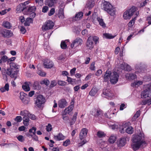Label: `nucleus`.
<instances>
[{
    "instance_id": "obj_26",
    "label": "nucleus",
    "mask_w": 151,
    "mask_h": 151,
    "mask_svg": "<svg viewBox=\"0 0 151 151\" xmlns=\"http://www.w3.org/2000/svg\"><path fill=\"white\" fill-rule=\"evenodd\" d=\"M83 15V13L82 12H78L74 17V19L76 20H78L82 19Z\"/></svg>"
},
{
    "instance_id": "obj_34",
    "label": "nucleus",
    "mask_w": 151,
    "mask_h": 151,
    "mask_svg": "<svg viewBox=\"0 0 151 151\" xmlns=\"http://www.w3.org/2000/svg\"><path fill=\"white\" fill-rule=\"evenodd\" d=\"M55 1H46L45 4L49 7H52L56 3Z\"/></svg>"
},
{
    "instance_id": "obj_14",
    "label": "nucleus",
    "mask_w": 151,
    "mask_h": 151,
    "mask_svg": "<svg viewBox=\"0 0 151 151\" xmlns=\"http://www.w3.org/2000/svg\"><path fill=\"white\" fill-rule=\"evenodd\" d=\"M1 34L4 37H9L12 36L13 34L11 31L7 29H3L2 31Z\"/></svg>"
},
{
    "instance_id": "obj_49",
    "label": "nucleus",
    "mask_w": 151,
    "mask_h": 151,
    "mask_svg": "<svg viewBox=\"0 0 151 151\" xmlns=\"http://www.w3.org/2000/svg\"><path fill=\"white\" fill-rule=\"evenodd\" d=\"M67 81L68 82L71 84H73L76 81L75 79L69 77L67 76Z\"/></svg>"
},
{
    "instance_id": "obj_10",
    "label": "nucleus",
    "mask_w": 151,
    "mask_h": 151,
    "mask_svg": "<svg viewBox=\"0 0 151 151\" xmlns=\"http://www.w3.org/2000/svg\"><path fill=\"white\" fill-rule=\"evenodd\" d=\"M127 124H125L123 125L122 126L121 130H120V132L121 133H123L124 132V129L126 128L125 132L128 134H131L133 133L134 132L133 128L131 126H128L126 127Z\"/></svg>"
},
{
    "instance_id": "obj_42",
    "label": "nucleus",
    "mask_w": 151,
    "mask_h": 151,
    "mask_svg": "<svg viewBox=\"0 0 151 151\" xmlns=\"http://www.w3.org/2000/svg\"><path fill=\"white\" fill-rule=\"evenodd\" d=\"M95 4V2L94 1H89L86 4L87 7H88L89 8L93 7Z\"/></svg>"
},
{
    "instance_id": "obj_45",
    "label": "nucleus",
    "mask_w": 151,
    "mask_h": 151,
    "mask_svg": "<svg viewBox=\"0 0 151 151\" xmlns=\"http://www.w3.org/2000/svg\"><path fill=\"white\" fill-rule=\"evenodd\" d=\"M10 69H18L19 68V66L17 65L15 63H10Z\"/></svg>"
},
{
    "instance_id": "obj_1",
    "label": "nucleus",
    "mask_w": 151,
    "mask_h": 151,
    "mask_svg": "<svg viewBox=\"0 0 151 151\" xmlns=\"http://www.w3.org/2000/svg\"><path fill=\"white\" fill-rule=\"evenodd\" d=\"M144 90L141 93V97L143 98H148L147 99L142 101L140 103L142 105H145L147 104L148 105L151 104V83L144 86Z\"/></svg>"
},
{
    "instance_id": "obj_63",
    "label": "nucleus",
    "mask_w": 151,
    "mask_h": 151,
    "mask_svg": "<svg viewBox=\"0 0 151 151\" xmlns=\"http://www.w3.org/2000/svg\"><path fill=\"white\" fill-rule=\"evenodd\" d=\"M102 71L101 69L98 70H97L96 72L95 73V75L97 76H100L102 73Z\"/></svg>"
},
{
    "instance_id": "obj_15",
    "label": "nucleus",
    "mask_w": 151,
    "mask_h": 151,
    "mask_svg": "<svg viewBox=\"0 0 151 151\" xmlns=\"http://www.w3.org/2000/svg\"><path fill=\"white\" fill-rule=\"evenodd\" d=\"M88 130L86 128L82 129L80 132L79 137L81 140L84 139L86 136Z\"/></svg>"
},
{
    "instance_id": "obj_44",
    "label": "nucleus",
    "mask_w": 151,
    "mask_h": 151,
    "mask_svg": "<svg viewBox=\"0 0 151 151\" xmlns=\"http://www.w3.org/2000/svg\"><path fill=\"white\" fill-rule=\"evenodd\" d=\"M50 83V81L47 79L45 78L40 82L41 84H45L46 86H48Z\"/></svg>"
},
{
    "instance_id": "obj_5",
    "label": "nucleus",
    "mask_w": 151,
    "mask_h": 151,
    "mask_svg": "<svg viewBox=\"0 0 151 151\" xmlns=\"http://www.w3.org/2000/svg\"><path fill=\"white\" fill-rule=\"evenodd\" d=\"M102 9L106 11L111 16L115 14L116 11L115 8L108 1H103L101 6Z\"/></svg>"
},
{
    "instance_id": "obj_31",
    "label": "nucleus",
    "mask_w": 151,
    "mask_h": 151,
    "mask_svg": "<svg viewBox=\"0 0 151 151\" xmlns=\"http://www.w3.org/2000/svg\"><path fill=\"white\" fill-rule=\"evenodd\" d=\"M114 114V113L111 112V110L109 109L107 112L104 114L105 116L106 117L108 118H111L113 114Z\"/></svg>"
},
{
    "instance_id": "obj_54",
    "label": "nucleus",
    "mask_w": 151,
    "mask_h": 151,
    "mask_svg": "<svg viewBox=\"0 0 151 151\" xmlns=\"http://www.w3.org/2000/svg\"><path fill=\"white\" fill-rule=\"evenodd\" d=\"M54 105L53 106V108L52 109V112H56V110H55V108H56L58 106L57 103L56 102L55 100H54L53 101Z\"/></svg>"
},
{
    "instance_id": "obj_61",
    "label": "nucleus",
    "mask_w": 151,
    "mask_h": 151,
    "mask_svg": "<svg viewBox=\"0 0 151 151\" xmlns=\"http://www.w3.org/2000/svg\"><path fill=\"white\" fill-rule=\"evenodd\" d=\"M55 12V9L54 8H52L48 13V15L49 16H51L53 15Z\"/></svg>"
},
{
    "instance_id": "obj_11",
    "label": "nucleus",
    "mask_w": 151,
    "mask_h": 151,
    "mask_svg": "<svg viewBox=\"0 0 151 151\" xmlns=\"http://www.w3.org/2000/svg\"><path fill=\"white\" fill-rule=\"evenodd\" d=\"M82 39L80 38H77L75 39L71 45L72 48H76L79 45H81L83 43Z\"/></svg>"
},
{
    "instance_id": "obj_7",
    "label": "nucleus",
    "mask_w": 151,
    "mask_h": 151,
    "mask_svg": "<svg viewBox=\"0 0 151 151\" xmlns=\"http://www.w3.org/2000/svg\"><path fill=\"white\" fill-rule=\"evenodd\" d=\"M29 3V1H27L24 3L20 4L18 5L16 9V13H18L22 12H23L28 7V6H26V5Z\"/></svg>"
},
{
    "instance_id": "obj_56",
    "label": "nucleus",
    "mask_w": 151,
    "mask_h": 151,
    "mask_svg": "<svg viewBox=\"0 0 151 151\" xmlns=\"http://www.w3.org/2000/svg\"><path fill=\"white\" fill-rule=\"evenodd\" d=\"M70 141L69 139H67L65 141L63 142V145L65 146H67L70 143Z\"/></svg>"
},
{
    "instance_id": "obj_41",
    "label": "nucleus",
    "mask_w": 151,
    "mask_h": 151,
    "mask_svg": "<svg viewBox=\"0 0 151 151\" xmlns=\"http://www.w3.org/2000/svg\"><path fill=\"white\" fill-rule=\"evenodd\" d=\"M97 91V89L95 88H93L89 93V95L91 96H95Z\"/></svg>"
},
{
    "instance_id": "obj_46",
    "label": "nucleus",
    "mask_w": 151,
    "mask_h": 151,
    "mask_svg": "<svg viewBox=\"0 0 151 151\" xmlns=\"http://www.w3.org/2000/svg\"><path fill=\"white\" fill-rule=\"evenodd\" d=\"M5 145H6V147H10L14 146L15 145H16V144H14L13 143H10L9 144H7L6 143H2L0 144V146H1V147Z\"/></svg>"
},
{
    "instance_id": "obj_62",
    "label": "nucleus",
    "mask_w": 151,
    "mask_h": 151,
    "mask_svg": "<svg viewBox=\"0 0 151 151\" xmlns=\"http://www.w3.org/2000/svg\"><path fill=\"white\" fill-rule=\"evenodd\" d=\"M92 37V40H93L95 44L97 43L99 40V37L96 36H94Z\"/></svg>"
},
{
    "instance_id": "obj_13",
    "label": "nucleus",
    "mask_w": 151,
    "mask_h": 151,
    "mask_svg": "<svg viewBox=\"0 0 151 151\" xmlns=\"http://www.w3.org/2000/svg\"><path fill=\"white\" fill-rule=\"evenodd\" d=\"M104 95L106 96L107 98L110 99H111L114 96V94L111 92L110 90L105 89H103L102 94V96H104Z\"/></svg>"
},
{
    "instance_id": "obj_40",
    "label": "nucleus",
    "mask_w": 151,
    "mask_h": 151,
    "mask_svg": "<svg viewBox=\"0 0 151 151\" xmlns=\"http://www.w3.org/2000/svg\"><path fill=\"white\" fill-rule=\"evenodd\" d=\"M23 124L25 126H28L29 124V119L28 116L23 117Z\"/></svg>"
},
{
    "instance_id": "obj_53",
    "label": "nucleus",
    "mask_w": 151,
    "mask_h": 151,
    "mask_svg": "<svg viewBox=\"0 0 151 151\" xmlns=\"http://www.w3.org/2000/svg\"><path fill=\"white\" fill-rule=\"evenodd\" d=\"M37 73L38 74L41 76L44 77L46 75V73L41 70H39L38 71Z\"/></svg>"
},
{
    "instance_id": "obj_3",
    "label": "nucleus",
    "mask_w": 151,
    "mask_h": 151,
    "mask_svg": "<svg viewBox=\"0 0 151 151\" xmlns=\"http://www.w3.org/2000/svg\"><path fill=\"white\" fill-rule=\"evenodd\" d=\"M119 77L118 74L116 72H111L107 70L104 77V81H107L109 80L112 84H115L118 82Z\"/></svg>"
},
{
    "instance_id": "obj_6",
    "label": "nucleus",
    "mask_w": 151,
    "mask_h": 151,
    "mask_svg": "<svg viewBox=\"0 0 151 151\" xmlns=\"http://www.w3.org/2000/svg\"><path fill=\"white\" fill-rule=\"evenodd\" d=\"M36 8L35 6H29L23 12V14L26 15H29L30 17L34 18L36 15L35 12Z\"/></svg>"
},
{
    "instance_id": "obj_12",
    "label": "nucleus",
    "mask_w": 151,
    "mask_h": 151,
    "mask_svg": "<svg viewBox=\"0 0 151 151\" xmlns=\"http://www.w3.org/2000/svg\"><path fill=\"white\" fill-rule=\"evenodd\" d=\"M54 23L51 21H47L42 27L43 30H46L51 29L54 26Z\"/></svg>"
},
{
    "instance_id": "obj_38",
    "label": "nucleus",
    "mask_w": 151,
    "mask_h": 151,
    "mask_svg": "<svg viewBox=\"0 0 151 151\" xmlns=\"http://www.w3.org/2000/svg\"><path fill=\"white\" fill-rule=\"evenodd\" d=\"M29 113L27 110H25L20 111V114L23 117L28 116Z\"/></svg>"
},
{
    "instance_id": "obj_33",
    "label": "nucleus",
    "mask_w": 151,
    "mask_h": 151,
    "mask_svg": "<svg viewBox=\"0 0 151 151\" xmlns=\"http://www.w3.org/2000/svg\"><path fill=\"white\" fill-rule=\"evenodd\" d=\"M110 127L113 130L117 129H122V127H121V126H120V125L118 124H114L112 125H111L110 126Z\"/></svg>"
},
{
    "instance_id": "obj_17",
    "label": "nucleus",
    "mask_w": 151,
    "mask_h": 151,
    "mask_svg": "<svg viewBox=\"0 0 151 151\" xmlns=\"http://www.w3.org/2000/svg\"><path fill=\"white\" fill-rule=\"evenodd\" d=\"M67 105V103L64 99H62L58 101V105L59 107L62 108L65 107Z\"/></svg>"
},
{
    "instance_id": "obj_52",
    "label": "nucleus",
    "mask_w": 151,
    "mask_h": 151,
    "mask_svg": "<svg viewBox=\"0 0 151 151\" xmlns=\"http://www.w3.org/2000/svg\"><path fill=\"white\" fill-rule=\"evenodd\" d=\"M57 84V83L55 80H52L51 81L50 84V88H52L56 86Z\"/></svg>"
},
{
    "instance_id": "obj_21",
    "label": "nucleus",
    "mask_w": 151,
    "mask_h": 151,
    "mask_svg": "<svg viewBox=\"0 0 151 151\" xmlns=\"http://www.w3.org/2000/svg\"><path fill=\"white\" fill-rule=\"evenodd\" d=\"M65 138L61 133H60L57 135L54 136V138L56 141H60L63 140Z\"/></svg>"
},
{
    "instance_id": "obj_27",
    "label": "nucleus",
    "mask_w": 151,
    "mask_h": 151,
    "mask_svg": "<svg viewBox=\"0 0 151 151\" xmlns=\"http://www.w3.org/2000/svg\"><path fill=\"white\" fill-rule=\"evenodd\" d=\"M143 83V81H142L138 80L135 81L134 83L131 84V86L133 87H137L142 85Z\"/></svg>"
},
{
    "instance_id": "obj_48",
    "label": "nucleus",
    "mask_w": 151,
    "mask_h": 151,
    "mask_svg": "<svg viewBox=\"0 0 151 151\" xmlns=\"http://www.w3.org/2000/svg\"><path fill=\"white\" fill-rule=\"evenodd\" d=\"M136 17H135L130 21L128 24L129 27H132L134 25L136 20Z\"/></svg>"
},
{
    "instance_id": "obj_37",
    "label": "nucleus",
    "mask_w": 151,
    "mask_h": 151,
    "mask_svg": "<svg viewBox=\"0 0 151 151\" xmlns=\"http://www.w3.org/2000/svg\"><path fill=\"white\" fill-rule=\"evenodd\" d=\"M32 18L31 17L27 18L24 23L25 25L26 26H29L30 24L32 22Z\"/></svg>"
},
{
    "instance_id": "obj_8",
    "label": "nucleus",
    "mask_w": 151,
    "mask_h": 151,
    "mask_svg": "<svg viewBox=\"0 0 151 151\" xmlns=\"http://www.w3.org/2000/svg\"><path fill=\"white\" fill-rule=\"evenodd\" d=\"M45 101V98L42 95H39L37 97L35 104L38 107L40 108Z\"/></svg>"
},
{
    "instance_id": "obj_59",
    "label": "nucleus",
    "mask_w": 151,
    "mask_h": 151,
    "mask_svg": "<svg viewBox=\"0 0 151 151\" xmlns=\"http://www.w3.org/2000/svg\"><path fill=\"white\" fill-rule=\"evenodd\" d=\"M36 129L35 127H33L31 129H30L29 130V132L30 133H32L34 135L36 134Z\"/></svg>"
},
{
    "instance_id": "obj_16",
    "label": "nucleus",
    "mask_w": 151,
    "mask_h": 151,
    "mask_svg": "<svg viewBox=\"0 0 151 151\" xmlns=\"http://www.w3.org/2000/svg\"><path fill=\"white\" fill-rule=\"evenodd\" d=\"M118 147H121L124 146L126 143V139L124 137H122L118 139L116 142Z\"/></svg>"
},
{
    "instance_id": "obj_28",
    "label": "nucleus",
    "mask_w": 151,
    "mask_h": 151,
    "mask_svg": "<svg viewBox=\"0 0 151 151\" xmlns=\"http://www.w3.org/2000/svg\"><path fill=\"white\" fill-rule=\"evenodd\" d=\"M102 113V111L101 110H97L95 109H93L91 112L92 115L95 116H98Z\"/></svg>"
},
{
    "instance_id": "obj_57",
    "label": "nucleus",
    "mask_w": 151,
    "mask_h": 151,
    "mask_svg": "<svg viewBox=\"0 0 151 151\" xmlns=\"http://www.w3.org/2000/svg\"><path fill=\"white\" fill-rule=\"evenodd\" d=\"M95 63L92 62L90 66V69L91 70H95Z\"/></svg>"
},
{
    "instance_id": "obj_29",
    "label": "nucleus",
    "mask_w": 151,
    "mask_h": 151,
    "mask_svg": "<svg viewBox=\"0 0 151 151\" xmlns=\"http://www.w3.org/2000/svg\"><path fill=\"white\" fill-rule=\"evenodd\" d=\"M116 138L114 135H111L108 139V141L109 143L111 144L114 143L116 141Z\"/></svg>"
},
{
    "instance_id": "obj_51",
    "label": "nucleus",
    "mask_w": 151,
    "mask_h": 151,
    "mask_svg": "<svg viewBox=\"0 0 151 151\" xmlns=\"http://www.w3.org/2000/svg\"><path fill=\"white\" fill-rule=\"evenodd\" d=\"M97 135L99 137H101L105 136L104 133L101 131H99L97 133Z\"/></svg>"
},
{
    "instance_id": "obj_43",
    "label": "nucleus",
    "mask_w": 151,
    "mask_h": 151,
    "mask_svg": "<svg viewBox=\"0 0 151 151\" xmlns=\"http://www.w3.org/2000/svg\"><path fill=\"white\" fill-rule=\"evenodd\" d=\"M68 42V40H65V41H62L60 44L61 48L63 49H66L67 45L66 43Z\"/></svg>"
},
{
    "instance_id": "obj_20",
    "label": "nucleus",
    "mask_w": 151,
    "mask_h": 151,
    "mask_svg": "<svg viewBox=\"0 0 151 151\" xmlns=\"http://www.w3.org/2000/svg\"><path fill=\"white\" fill-rule=\"evenodd\" d=\"M126 78L129 80H133L137 78V76L135 74L132 73H127L125 75Z\"/></svg>"
},
{
    "instance_id": "obj_19",
    "label": "nucleus",
    "mask_w": 151,
    "mask_h": 151,
    "mask_svg": "<svg viewBox=\"0 0 151 151\" xmlns=\"http://www.w3.org/2000/svg\"><path fill=\"white\" fill-rule=\"evenodd\" d=\"M44 65L45 68H50L53 67V63L52 61L47 60L45 61L44 63Z\"/></svg>"
},
{
    "instance_id": "obj_36",
    "label": "nucleus",
    "mask_w": 151,
    "mask_h": 151,
    "mask_svg": "<svg viewBox=\"0 0 151 151\" xmlns=\"http://www.w3.org/2000/svg\"><path fill=\"white\" fill-rule=\"evenodd\" d=\"M103 36L104 37H105L106 38L111 39L114 38L116 35H113L111 34L106 33L103 34Z\"/></svg>"
},
{
    "instance_id": "obj_25",
    "label": "nucleus",
    "mask_w": 151,
    "mask_h": 151,
    "mask_svg": "<svg viewBox=\"0 0 151 151\" xmlns=\"http://www.w3.org/2000/svg\"><path fill=\"white\" fill-rule=\"evenodd\" d=\"M73 106L72 105L69 106L64 110V112L63 113H64V114H69L73 110Z\"/></svg>"
},
{
    "instance_id": "obj_18",
    "label": "nucleus",
    "mask_w": 151,
    "mask_h": 151,
    "mask_svg": "<svg viewBox=\"0 0 151 151\" xmlns=\"http://www.w3.org/2000/svg\"><path fill=\"white\" fill-rule=\"evenodd\" d=\"M86 46L89 49H91L93 47V43L92 40V37L91 36L89 37L87 40L86 42Z\"/></svg>"
},
{
    "instance_id": "obj_23",
    "label": "nucleus",
    "mask_w": 151,
    "mask_h": 151,
    "mask_svg": "<svg viewBox=\"0 0 151 151\" xmlns=\"http://www.w3.org/2000/svg\"><path fill=\"white\" fill-rule=\"evenodd\" d=\"M108 144L106 142L101 141V147L104 151H107L109 149L107 147Z\"/></svg>"
},
{
    "instance_id": "obj_55",
    "label": "nucleus",
    "mask_w": 151,
    "mask_h": 151,
    "mask_svg": "<svg viewBox=\"0 0 151 151\" xmlns=\"http://www.w3.org/2000/svg\"><path fill=\"white\" fill-rule=\"evenodd\" d=\"M22 120V118L20 116H17L14 119V120L17 122H20Z\"/></svg>"
},
{
    "instance_id": "obj_64",
    "label": "nucleus",
    "mask_w": 151,
    "mask_h": 151,
    "mask_svg": "<svg viewBox=\"0 0 151 151\" xmlns=\"http://www.w3.org/2000/svg\"><path fill=\"white\" fill-rule=\"evenodd\" d=\"M17 138L21 142H23L24 140V137L22 135H19L17 137Z\"/></svg>"
},
{
    "instance_id": "obj_35",
    "label": "nucleus",
    "mask_w": 151,
    "mask_h": 151,
    "mask_svg": "<svg viewBox=\"0 0 151 151\" xmlns=\"http://www.w3.org/2000/svg\"><path fill=\"white\" fill-rule=\"evenodd\" d=\"M58 17L60 18L63 19L64 18V15L63 8L60 9L59 10Z\"/></svg>"
},
{
    "instance_id": "obj_22",
    "label": "nucleus",
    "mask_w": 151,
    "mask_h": 151,
    "mask_svg": "<svg viewBox=\"0 0 151 151\" xmlns=\"http://www.w3.org/2000/svg\"><path fill=\"white\" fill-rule=\"evenodd\" d=\"M120 68L122 69L128 71H130L131 69V67L124 63L121 65Z\"/></svg>"
},
{
    "instance_id": "obj_4",
    "label": "nucleus",
    "mask_w": 151,
    "mask_h": 151,
    "mask_svg": "<svg viewBox=\"0 0 151 151\" xmlns=\"http://www.w3.org/2000/svg\"><path fill=\"white\" fill-rule=\"evenodd\" d=\"M139 14V12L137 8L132 6L130 9L126 10L124 12L123 18L125 20H129L133 15H135L136 17Z\"/></svg>"
},
{
    "instance_id": "obj_47",
    "label": "nucleus",
    "mask_w": 151,
    "mask_h": 151,
    "mask_svg": "<svg viewBox=\"0 0 151 151\" xmlns=\"http://www.w3.org/2000/svg\"><path fill=\"white\" fill-rule=\"evenodd\" d=\"M3 26L9 29L11 27L10 23L7 21L4 22L3 23Z\"/></svg>"
},
{
    "instance_id": "obj_9",
    "label": "nucleus",
    "mask_w": 151,
    "mask_h": 151,
    "mask_svg": "<svg viewBox=\"0 0 151 151\" xmlns=\"http://www.w3.org/2000/svg\"><path fill=\"white\" fill-rule=\"evenodd\" d=\"M7 75L10 76L12 78L16 79L18 72V70L16 69H8L6 72Z\"/></svg>"
},
{
    "instance_id": "obj_24",
    "label": "nucleus",
    "mask_w": 151,
    "mask_h": 151,
    "mask_svg": "<svg viewBox=\"0 0 151 151\" xmlns=\"http://www.w3.org/2000/svg\"><path fill=\"white\" fill-rule=\"evenodd\" d=\"M29 82H25L24 83L22 86V88L23 90L26 91H28L30 90L29 86Z\"/></svg>"
},
{
    "instance_id": "obj_39",
    "label": "nucleus",
    "mask_w": 151,
    "mask_h": 151,
    "mask_svg": "<svg viewBox=\"0 0 151 151\" xmlns=\"http://www.w3.org/2000/svg\"><path fill=\"white\" fill-rule=\"evenodd\" d=\"M33 88L34 89L39 90L40 89L41 86L37 82H35L33 85Z\"/></svg>"
},
{
    "instance_id": "obj_58",
    "label": "nucleus",
    "mask_w": 151,
    "mask_h": 151,
    "mask_svg": "<svg viewBox=\"0 0 151 151\" xmlns=\"http://www.w3.org/2000/svg\"><path fill=\"white\" fill-rule=\"evenodd\" d=\"M140 111H137L136 114H135L132 119H135L137 118L140 116Z\"/></svg>"
},
{
    "instance_id": "obj_32",
    "label": "nucleus",
    "mask_w": 151,
    "mask_h": 151,
    "mask_svg": "<svg viewBox=\"0 0 151 151\" xmlns=\"http://www.w3.org/2000/svg\"><path fill=\"white\" fill-rule=\"evenodd\" d=\"M97 19L99 22V24L103 28L106 27V24L104 22L103 19L100 17H97Z\"/></svg>"
},
{
    "instance_id": "obj_2",
    "label": "nucleus",
    "mask_w": 151,
    "mask_h": 151,
    "mask_svg": "<svg viewBox=\"0 0 151 151\" xmlns=\"http://www.w3.org/2000/svg\"><path fill=\"white\" fill-rule=\"evenodd\" d=\"M144 138L143 132H140L139 134H135L133 135L132 140L134 143L132 145V147L134 150H137L143 144L145 143L143 140Z\"/></svg>"
},
{
    "instance_id": "obj_50",
    "label": "nucleus",
    "mask_w": 151,
    "mask_h": 151,
    "mask_svg": "<svg viewBox=\"0 0 151 151\" xmlns=\"http://www.w3.org/2000/svg\"><path fill=\"white\" fill-rule=\"evenodd\" d=\"M58 83L59 86H64L66 85L67 83L63 81L59 80L58 82Z\"/></svg>"
},
{
    "instance_id": "obj_60",
    "label": "nucleus",
    "mask_w": 151,
    "mask_h": 151,
    "mask_svg": "<svg viewBox=\"0 0 151 151\" xmlns=\"http://www.w3.org/2000/svg\"><path fill=\"white\" fill-rule=\"evenodd\" d=\"M46 129L48 132L51 131L52 129V125L50 124H48L46 126Z\"/></svg>"
},
{
    "instance_id": "obj_30",
    "label": "nucleus",
    "mask_w": 151,
    "mask_h": 151,
    "mask_svg": "<svg viewBox=\"0 0 151 151\" xmlns=\"http://www.w3.org/2000/svg\"><path fill=\"white\" fill-rule=\"evenodd\" d=\"M9 89V85L8 83H6L4 87L1 88L0 89L1 92L3 93L6 91H8Z\"/></svg>"
}]
</instances>
